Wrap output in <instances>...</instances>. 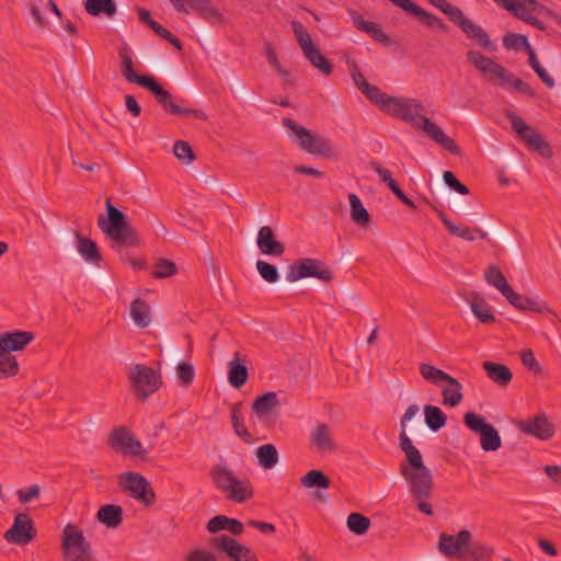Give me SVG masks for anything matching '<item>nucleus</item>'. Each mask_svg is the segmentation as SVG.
Returning <instances> with one entry per match:
<instances>
[{
    "mask_svg": "<svg viewBox=\"0 0 561 561\" xmlns=\"http://www.w3.org/2000/svg\"><path fill=\"white\" fill-rule=\"evenodd\" d=\"M419 411V405H409L400 421L399 448L405 456V461L400 463V473L409 483V491L416 502L419 510L427 516H433L434 512L428 503L434 489L433 474L425 466L421 451L413 445L407 434V423Z\"/></svg>",
    "mask_w": 561,
    "mask_h": 561,
    "instance_id": "nucleus-1",
    "label": "nucleus"
},
{
    "mask_svg": "<svg viewBox=\"0 0 561 561\" xmlns=\"http://www.w3.org/2000/svg\"><path fill=\"white\" fill-rule=\"evenodd\" d=\"M467 60L474 66L490 83H496L506 89H513L529 98L536 96V91L522 79L515 77L502 65L482 55L477 50H469L466 54Z\"/></svg>",
    "mask_w": 561,
    "mask_h": 561,
    "instance_id": "nucleus-2",
    "label": "nucleus"
},
{
    "mask_svg": "<svg viewBox=\"0 0 561 561\" xmlns=\"http://www.w3.org/2000/svg\"><path fill=\"white\" fill-rule=\"evenodd\" d=\"M107 216L101 215L98 219L99 228L114 242V247H137L139 239L135 229L126 220V216L114 207L111 199L105 203Z\"/></svg>",
    "mask_w": 561,
    "mask_h": 561,
    "instance_id": "nucleus-3",
    "label": "nucleus"
},
{
    "mask_svg": "<svg viewBox=\"0 0 561 561\" xmlns=\"http://www.w3.org/2000/svg\"><path fill=\"white\" fill-rule=\"evenodd\" d=\"M213 482L227 500L244 503L253 496V488L249 479H240L224 465H216L209 472Z\"/></svg>",
    "mask_w": 561,
    "mask_h": 561,
    "instance_id": "nucleus-4",
    "label": "nucleus"
},
{
    "mask_svg": "<svg viewBox=\"0 0 561 561\" xmlns=\"http://www.w3.org/2000/svg\"><path fill=\"white\" fill-rule=\"evenodd\" d=\"M34 339L27 331H12L0 334V380L19 373V363L12 352L23 350Z\"/></svg>",
    "mask_w": 561,
    "mask_h": 561,
    "instance_id": "nucleus-5",
    "label": "nucleus"
},
{
    "mask_svg": "<svg viewBox=\"0 0 561 561\" xmlns=\"http://www.w3.org/2000/svg\"><path fill=\"white\" fill-rule=\"evenodd\" d=\"M283 125L293 131L294 136L296 137L295 140L297 145L304 151L323 158H332L335 156V146L329 138L298 125L291 118H284Z\"/></svg>",
    "mask_w": 561,
    "mask_h": 561,
    "instance_id": "nucleus-6",
    "label": "nucleus"
},
{
    "mask_svg": "<svg viewBox=\"0 0 561 561\" xmlns=\"http://www.w3.org/2000/svg\"><path fill=\"white\" fill-rule=\"evenodd\" d=\"M64 561H91L92 549L78 526L67 524L61 535Z\"/></svg>",
    "mask_w": 561,
    "mask_h": 561,
    "instance_id": "nucleus-7",
    "label": "nucleus"
},
{
    "mask_svg": "<svg viewBox=\"0 0 561 561\" xmlns=\"http://www.w3.org/2000/svg\"><path fill=\"white\" fill-rule=\"evenodd\" d=\"M295 38L309 62L321 73L329 76L332 73L333 66L331 61L321 54L319 48L313 44L310 34L302 23L298 21L290 22Z\"/></svg>",
    "mask_w": 561,
    "mask_h": 561,
    "instance_id": "nucleus-8",
    "label": "nucleus"
},
{
    "mask_svg": "<svg viewBox=\"0 0 561 561\" xmlns=\"http://www.w3.org/2000/svg\"><path fill=\"white\" fill-rule=\"evenodd\" d=\"M118 486L130 497L145 506H152L156 502V493L149 481L140 473L125 471L117 477Z\"/></svg>",
    "mask_w": 561,
    "mask_h": 561,
    "instance_id": "nucleus-9",
    "label": "nucleus"
},
{
    "mask_svg": "<svg viewBox=\"0 0 561 561\" xmlns=\"http://www.w3.org/2000/svg\"><path fill=\"white\" fill-rule=\"evenodd\" d=\"M425 107L423 103L413 98H394L390 103L389 112L387 114L400 118L412 127L423 131L425 119H430L422 113Z\"/></svg>",
    "mask_w": 561,
    "mask_h": 561,
    "instance_id": "nucleus-10",
    "label": "nucleus"
},
{
    "mask_svg": "<svg viewBox=\"0 0 561 561\" xmlns=\"http://www.w3.org/2000/svg\"><path fill=\"white\" fill-rule=\"evenodd\" d=\"M506 117L510 119L514 131L522 138L527 147L543 158L552 157L551 146L537 129L526 124L523 118L511 111L506 112Z\"/></svg>",
    "mask_w": 561,
    "mask_h": 561,
    "instance_id": "nucleus-11",
    "label": "nucleus"
},
{
    "mask_svg": "<svg viewBox=\"0 0 561 561\" xmlns=\"http://www.w3.org/2000/svg\"><path fill=\"white\" fill-rule=\"evenodd\" d=\"M465 425L480 435L481 448L484 451H496L502 445L497 430L485 421L482 415L474 412H467L463 415Z\"/></svg>",
    "mask_w": 561,
    "mask_h": 561,
    "instance_id": "nucleus-12",
    "label": "nucleus"
},
{
    "mask_svg": "<svg viewBox=\"0 0 561 561\" xmlns=\"http://www.w3.org/2000/svg\"><path fill=\"white\" fill-rule=\"evenodd\" d=\"M286 277L289 282L316 277L324 283H330L333 279V272L330 267L325 266L322 261L317 259H302L288 267Z\"/></svg>",
    "mask_w": 561,
    "mask_h": 561,
    "instance_id": "nucleus-13",
    "label": "nucleus"
},
{
    "mask_svg": "<svg viewBox=\"0 0 561 561\" xmlns=\"http://www.w3.org/2000/svg\"><path fill=\"white\" fill-rule=\"evenodd\" d=\"M129 381L131 388L141 399H146L156 392L161 385L160 375L153 368L142 364H134L130 367Z\"/></svg>",
    "mask_w": 561,
    "mask_h": 561,
    "instance_id": "nucleus-14",
    "label": "nucleus"
},
{
    "mask_svg": "<svg viewBox=\"0 0 561 561\" xmlns=\"http://www.w3.org/2000/svg\"><path fill=\"white\" fill-rule=\"evenodd\" d=\"M150 91L158 104L168 113L176 116L194 117L197 119H206V114L201 110L183 107L173 102L172 94L167 91L158 81L152 78L149 83L145 87Z\"/></svg>",
    "mask_w": 561,
    "mask_h": 561,
    "instance_id": "nucleus-15",
    "label": "nucleus"
},
{
    "mask_svg": "<svg viewBox=\"0 0 561 561\" xmlns=\"http://www.w3.org/2000/svg\"><path fill=\"white\" fill-rule=\"evenodd\" d=\"M36 536V529L32 518L25 514L20 513L14 517L13 525L4 533V539L18 546H26Z\"/></svg>",
    "mask_w": 561,
    "mask_h": 561,
    "instance_id": "nucleus-16",
    "label": "nucleus"
},
{
    "mask_svg": "<svg viewBox=\"0 0 561 561\" xmlns=\"http://www.w3.org/2000/svg\"><path fill=\"white\" fill-rule=\"evenodd\" d=\"M471 538V533L466 529L459 531L456 536L442 533L437 549L447 558L463 559L466 558L467 545Z\"/></svg>",
    "mask_w": 561,
    "mask_h": 561,
    "instance_id": "nucleus-17",
    "label": "nucleus"
},
{
    "mask_svg": "<svg viewBox=\"0 0 561 561\" xmlns=\"http://www.w3.org/2000/svg\"><path fill=\"white\" fill-rule=\"evenodd\" d=\"M518 430L541 440H548L554 435V426L545 414H539L529 420L516 422Z\"/></svg>",
    "mask_w": 561,
    "mask_h": 561,
    "instance_id": "nucleus-18",
    "label": "nucleus"
},
{
    "mask_svg": "<svg viewBox=\"0 0 561 561\" xmlns=\"http://www.w3.org/2000/svg\"><path fill=\"white\" fill-rule=\"evenodd\" d=\"M214 545L226 552L230 561H259L255 553L249 547L227 535L215 538Z\"/></svg>",
    "mask_w": 561,
    "mask_h": 561,
    "instance_id": "nucleus-19",
    "label": "nucleus"
},
{
    "mask_svg": "<svg viewBox=\"0 0 561 561\" xmlns=\"http://www.w3.org/2000/svg\"><path fill=\"white\" fill-rule=\"evenodd\" d=\"M453 23L458 25L470 39H473L483 49L494 50L489 34L480 25L468 19L463 12H459V16Z\"/></svg>",
    "mask_w": 561,
    "mask_h": 561,
    "instance_id": "nucleus-20",
    "label": "nucleus"
},
{
    "mask_svg": "<svg viewBox=\"0 0 561 561\" xmlns=\"http://www.w3.org/2000/svg\"><path fill=\"white\" fill-rule=\"evenodd\" d=\"M405 12H409L419 18V20L427 27H435L443 32L448 30V26L436 15L425 11L411 0H398L394 4Z\"/></svg>",
    "mask_w": 561,
    "mask_h": 561,
    "instance_id": "nucleus-21",
    "label": "nucleus"
},
{
    "mask_svg": "<svg viewBox=\"0 0 561 561\" xmlns=\"http://www.w3.org/2000/svg\"><path fill=\"white\" fill-rule=\"evenodd\" d=\"M437 216L447 231L454 237H458L466 241L486 239L488 237V233L480 228H470L466 225L454 224L443 211L437 210Z\"/></svg>",
    "mask_w": 561,
    "mask_h": 561,
    "instance_id": "nucleus-22",
    "label": "nucleus"
},
{
    "mask_svg": "<svg viewBox=\"0 0 561 561\" xmlns=\"http://www.w3.org/2000/svg\"><path fill=\"white\" fill-rule=\"evenodd\" d=\"M508 302L520 311H533L537 313H545L553 311L549 308L548 304L542 300H537L535 298L524 296L515 293L513 289L505 297Z\"/></svg>",
    "mask_w": 561,
    "mask_h": 561,
    "instance_id": "nucleus-23",
    "label": "nucleus"
},
{
    "mask_svg": "<svg viewBox=\"0 0 561 561\" xmlns=\"http://www.w3.org/2000/svg\"><path fill=\"white\" fill-rule=\"evenodd\" d=\"M256 243L264 254L282 256L285 253V245L275 239L274 231L268 226L259 230Z\"/></svg>",
    "mask_w": 561,
    "mask_h": 561,
    "instance_id": "nucleus-24",
    "label": "nucleus"
},
{
    "mask_svg": "<svg viewBox=\"0 0 561 561\" xmlns=\"http://www.w3.org/2000/svg\"><path fill=\"white\" fill-rule=\"evenodd\" d=\"M310 443L319 453H330L337 448L332 437V431L328 424L321 423L313 427L310 434Z\"/></svg>",
    "mask_w": 561,
    "mask_h": 561,
    "instance_id": "nucleus-25",
    "label": "nucleus"
},
{
    "mask_svg": "<svg viewBox=\"0 0 561 561\" xmlns=\"http://www.w3.org/2000/svg\"><path fill=\"white\" fill-rule=\"evenodd\" d=\"M423 131L436 144L442 146L445 150L453 154H460V148L456 141L448 137L444 130L434 124L431 119H425L423 125Z\"/></svg>",
    "mask_w": 561,
    "mask_h": 561,
    "instance_id": "nucleus-26",
    "label": "nucleus"
},
{
    "mask_svg": "<svg viewBox=\"0 0 561 561\" xmlns=\"http://www.w3.org/2000/svg\"><path fill=\"white\" fill-rule=\"evenodd\" d=\"M501 8L512 12L516 18L527 22L537 9L535 0H493Z\"/></svg>",
    "mask_w": 561,
    "mask_h": 561,
    "instance_id": "nucleus-27",
    "label": "nucleus"
},
{
    "mask_svg": "<svg viewBox=\"0 0 561 561\" xmlns=\"http://www.w3.org/2000/svg\"><path fill=\"white\" fill-rule=\"evenodd\" d=\"M188 8L201 18L211 24L224 22L222 13L211 3L210 0H186Z\"/></svg>",
    "mask_w": 561,
    "mask_h": 561,
    "instance_id": "nucleus-28",
    "label": "nucleus"
},
{
    "mask_svg": "<svg viewBox=\"0 0 561 561\" xmlns=\"http://www.w3.org/2000/svg\"><path fill=\"white\" fill-rule=\"evenodd\" d=\"M75 237L78 241V252L88 262L95 266H100L102 262V254L94 241L90 238L82 236L79 231H75Z\"/></svg>",
    "mask_w": 561,
    "mask_h": 561,
    "instance_id": "nucleus-29",
    "label": "nucleus"
},
{
    "mask_svg": "<svg viewBox=\"0 0 561 561\" xmlns=\"http://www.w3.org/2000/svg\"><path fill=\"white\" fill-rule=\"evenodd\" d=\"M206 528L211 534H216L220 530H228L236 536L241 535L244 530L243 524L240 520L230 518L226 515H217L210 518Z\"/></svg>",
    "mask_w": 561,
    "mask_h": 561,
    "instance_id": "nucleus-30",
    "label": "nucleus"
},
{
    "mask_svg": "<svg viewBox=\"0 0 561 561\" xmlns=\"http://www.w3.org/2000/svg\"><path fill=\"white\" fill-rule=\"evenodd\" d=\"M482 367L486 376L500 387L508 386L513 379V373L504 364L485 360L482 363Z\"/></svg>",
    "mask_w": 561,
    "mask_h": 561,
    "instance_id": "nucleus-31",
    "label": "nucleus"
},
{
    "mask_svg": "<svg viewBox=\"0 0 561 561\" xmlns=\"http://www.w3.org/2000/svg\"><path fill=\"white\" fill-rule=\"evenodd\" d=\"M469 306L474 317L482 324H492L495 322V316L492 312L491 306L479 294H473L469 300Z\"/></svg>",
    "mask_w": 561,
    "mask_h": 561,
    "instance_id": "nucleus-32",
    "label": "nucleus"
},
{
    "mask_svg": "<svg viewBox=\"0 0 561 561\" xmlns=\"http://www.w3.org/2000/svg\"><path fill=\"white\" fill-rule=\"evenodd\" d=\"M279 405L278 396L274 391H268L260 397H257L252 402V412L259 416L263 417L272 413Z\"/></svg>",
    "mask_w": 561,
    "mask_h": 561,
    "instance_id": "nucleus-33",
    "label": "nucleus"
},
{
    "mask_svg": "<svg viewBox=\"0 0 561 561\" xmlns=\"http://www.w3.org/2000/svg\"><path fill=\"white\" fill-rule=\"evenodd\" d=\"M443 404L455 408L463 400L462 385L451 377L442 388Z\"/></svg>",
    "mask_w": 561,
    "mask_h": 561,
    "instance_id": "nucleus-34",
    "label": "nucleus"
},
{
    "mask_svg": "<svg viewBox=\"0 0 561 561\" xmlns=\"http://www.w3.org/2000/svg\"><path fill=\"white\" fill-rule=\"evenodd\" d=\"M122 59V75L130 83H137L145 88L147 83L153 78L152 76H140L134 71L131 56L125 50L119 51Z\"/></svg>",
    "mask_w": 561,
    "mask_h": 561,
    "instance_id": "nucleus-35",
    "label": "nucleus"
},
{
    "mask_svg": "<svg viewBox=\"0 0 561 561\" xmlns=\"http://www.w3.org/2000/svg\"><path fill=\"white\" fill-rule=\"evenodd\" d=\"M134 437L135 435L127 427L117 426L108 435V444L112 448L127 454Z\"/></svg>",
    "mask_w": 561,
    "mask_h": 561,
    "instance_id": "nucleus-36",
    "label": "nucleus"
},
{
    "mask_svg": "<svg viewBox=\"0 0 561 561\" xmlns=\"http://www.w3.org/2000/svg\"><path fill=\"white\" fill-rule=\"evenodd\" d=\"M96 517L105 526L116 528L123 522V510L118 505L106 504L100 507Z\"/></svg>",
    "mask_w": 561,
    "mask_h": 561,
    "instance_id": "nucleus-37",
    "label": "nucleus"
},
{
    "mask_svg": "<svg viewBox=\"0 0 561 561\" xmlns=\"http://www.w3.org/2000/svg\"><path fill=\"white\" fill-rule=\"evenodd\" d=\"M239 356L240 353H236L233 359L228 364V380L236 389H240L247 382L249 377L248 368L240 364Z\"/></svg>",
    "mask_w": 561,
    "mask_h": 561,
    "instance_id": "nucleus-38",
    "label": "nucleus"
},
{
    "mask_svg": "<svg viewBox=\"0 0 561 561\" xmlns=\"http://www.w3.org/2000/svg\"><path fill=\"white\" fill-rule=\"evenodd\" d=\"M130 317L139 328H147L151 321L150 306L141 298H136L130 305Z\"/></svg>",
    "mask_w": 561,
    "mask_h": 561,
    "instance_id": "nucleus-39",
    "label": "nucleus"
},
{
    "mask_svg": "<svg viewBox=\"0 0 561 561\" xmlns=\"http://www.w3.org/2000/svg\"><path fill=\"white\" fill-rule=\"evenodd\" d=\"M241 405V402H237L231 405V425L238 437L243 439L244 443L251 444L252 436L244 424Z\"/></svg>",
    "mask_w": 561,
    "mask_h": 561,
    "instance_id": "nucleus-40",
    "label": "nucleus"
},
{
    "mask_svg": "<svg viewBox=\"0 0 561 561\" xmlns=\"http://www.w3.org/2000/svg\"><path fill=\"white\" fill-rule=\"evenodd\" d=\"M419 370L424 380L437 387H443V383H446L453 377L444 370L425 363L420 364Z\"/></svg>",
    "mask_w": 561,
    "mask_h": 561,
    "instance_id": "nucleus-41",
    "label": "nucleus"
},
{
    "mask_svg": "<svg viewBox=\"0 0 561 561\" xmlns=\"http://www.w3.org/2000/svg\"><path fill=\"white\" fill-rule=\"evenodd\" d=\"M350 206H351V219L354 224L359 227H366L370 222L371 218L367 209L363 206L359 197L351 193L348 195Z\"/></svg>",
    "mask_w": 561,
    "mask_h": 561,
    "instance_id": "nucleus-42",
    "label": "nucleus"
},
{
    "mask_svg": "<svg viewBox=\"0 0 561 561\" xmlns=\"http://www.w3.org/2000/svg\"><path fill=\"white\" fill-rule=\"evenodd\" d=\"M484 279L489 285L495 287L500 293L506 297V295L513 289L508 284L504 274L499 267L491 265L484 273Z\"/></svg>",
    "mask_w": 561,
    "mask_h": 561,
    "instance_id": "nucleus-43",
    "label": "nucleus"
},
{
    "mask_svg": "<svg viewBox=\"0 0 561 561\" xmlns=\"http://www.w3.org/2000/svg\"><path fill=\"white\" fill-rule=\"evenodd\" d=\"M370 102L379 106L385 113L389 112L390 103L394 98L383 93L378 87L365 84V89L360 91Z\"/></svg>",
    "mask_w": 561,
    "mask_h": 561,
    "instance_id": "nucleus-44",
    "label": "nucleus"
},
{
    "mask_svg": "<svg viewBox=\"0 0 561 561\" xmlns=\"http://www.w3.org/2000/svg\"><path fill=\"white\" fill-rule=\"evenodd\" d=\"M84 8L93 16L105 14L112 18L117 11L114 0H85Z\"/></svg>",
    "mask_w": 561,
    "mask_h": 561,
    "instance_id": "nucleus-45",
    "label": "nucleus"
},
{
    "mask_svg": "<svg viewBox=\"0 0 561 561\" xmlns=\"http://www.w3.org/2000/svg\"><path fill=\"white\" fill-rule=\"evenodd\" d=\"M493 553L494 549L492 547L481 541H472V538L467 545L466 557L473 561H489Z\"/></svg>",
    "mask_w": 561,
    "mask_h": 561,
    "instance_id": "nucleus-46",
    "label": "nucleus"
},
{
    "mask_svg": "<svg viewBox=\"0 0 561 561\" xmlns=\"http://www.w3.org/2000/svg\"><path fill=\"white\" fill-rule=\"evenodd\" d=\"M424 419L426 426L434 432L444 427L447 421L446 414L438 407L431 404L424 407Z\"/></svg>",
    "mask_w": 561,
    "mask_h": 561,
    "instance_id": "nucleus-47",
    "label": "nucleus"
},
{
    "mask_svg": "<svg viewBox=\"0 0 561 561\" xmlns=\"http://www.w3.org/2000/svg\"><path fill=\"white\" fill-rule=\"evenodd\" d=\"M256 458L261 467L272 469L278 462V453L274 445L265 444L256 449Z\"/></svg>",
    "mask_w": 561,
    "mask_h": 561,
    "instance_id": "nucleus-48",
    "label": "nucleus"
},
{
    "mask_svg": "<svg viewBox=\"0 0 561 561\" xmlns=\"http://www.w3.org/2000/svg\"><path fill=\"white\" fill-rule=\"evenodd\" d=\"M305 488L328 489L331 484L330 479L321 470H310L300 480Z\"/></svg>",
    "mask_w": 561,
    "mask_h": 561,
    "instance_id": "nucleus-49",
    "label": "nucleus"
},
{
    "mask_svg": "<svg viewBox=\"0 0 561 561\" xmlns=\"http://www.w3.org/2000/svg\"><path fill=\"white\" fill-rule=\"evenodd\" d=\"M370 524V519L360 513H351L346 520L348 529L359 536L368 531Z\"/></svg>",
    "mask_w": 561,
    "mask_h": 561,
    "instance_id": "nucleus-50",
    "label": "nucleus"
},
{
    "mask_svg": "<svg viewBox=\"0 0 561 561\" xmlns=\"http://www.w3.org/2000/svg\"><path fill=\"white\" fill-rule=\"evenodd\" d=\"M503 46L507 50H530V44L526 35L517 33H507L503 37Z\"/></svg>",
    "mask_w": 561,
    "mask_h": 561,
    "instance_id": "nucleus-51",
    "label": "nucleus"
},
{
    "mask_svg": "<svg viewBox=\"0 0 561 561\" xmlns=\"http://www.w3.org/2000/svg\"><path fill=\"white\" fill-rule=\"evenodd\" d=\"M178 267L173 261L160 257L153 264L152 276L154 278H167L175 275Z\"/></svg>",
    "mask_w": 561,
    "mask_h": 561,
    "instance_id": "nucleus-52",
    "label": "nucleus"
},
{
    "mask_svg": "<svg viewBox=\"0 0 561 561\" xmlns=\"http://www.w3.org/2000/svg\"><path fill=\"white\" fill-rule=\"evenodd\" d=\"M174 156L183 163L188 164L195 159L191 145L184 140H178L173 145Z\"/></svg>",
    "mask_w": 561,
    "mask_h": 561,
    "instance_id": "nucleus-53",
    "label": "nucleus"
},
{
    "mask_svg": "<svg viewBox=\"0 0 561 561\" xmlns=\"http://www.w3.org/2000/svg\"><path fill=\"white\" fill-rule=\"evenodd\" d=\"M176 377L184 387L191 386L195 378L193 365L186 362L179 363L176 366Z\"/></svg>",
    "mask_w": 561,
    "mask_h": 561,
    "instance_id": "nucleus-54",
    "label": "nucleus"
},
{
    "mask_svg": "<svg viewBox=\"0 0 561 561\" xmlns=\"http://www.w3.org/2000/svg\"><path fill=\"white\" fill-rule=\"evenodd\" d=\"M256 270L261 277L268 283H276L279 278L276 266L265 261L259 260L256 262Z\"/></svg>",
    "mask_w": 561,
    "mask_h": 561,
    "instance_id": "nucleus-55",
    "label": "nucleus"
},
{
    "mask_svg": "<svg viewBox=\"0 0 561 561\" xmlns=\"http://www.w3.org/2000/svg\"><path fill=\"white\" fill-rule=\"evenodd\" d=\"M151 30L160 37L168 41L173 47H175L179 50H182L183 45L180 38H178L171 31H169L167 27L161 25L160 23L156 22Z\"/></svg>",
    "mask_w": 561,
    "mask_h": 561,
    "instance_id": "nucleus-56",
    "label": "nucleus"
},
{
    "mask_svg": "<svg viewBox=\"0 0 561 561\" xmlns=\"http://www.w3.org/2000/svg\"><path fill=\"white\" fill-rule=\"evenodd\" d=\"M520 360L523 365L528 368L535 375L542 374V367L539 362L536 359L535 354L531 350H524L520 353Z\"/></svg>",
    "mask_w": 561,
    "mask_h": 561,
    "instance_id": "nucleus-57",
    "label": "nucleus"
},
{
    "mask_svg": "<svg viewBox=\"0 0 561 561\" xmlns=\"http://www.w3.org/2000/svg\"><path fill=\"white\" fill-rule=\"evenodd\" d=\"M428 2L448 15L451 22L456 21L459 12H462L458 7L451 5L446 0H428Z\"/></svg>",
    "mask_w": 561,
    "mask_h": 561,
    "instance_id": "nucleus-58",
    "label": "nucleus"
},
{
    "mask_svg": "<svg viewBox=\"0 0 561 561\" xmlns=\"http://www.w3.org/2000/svg\"><path fill=\"white\" fill-rule=\"evenodd\" d=\"M443 180L447 186L455 190L456 192L462 195L469 194V188L462 184L451 171H445L443 173Z\"/></svg>",
    "mask_w": 561,
    "mask_h": 561,
    "instance_id": "nucleus-59",
    "label": "nucleus"
},
{
    "mask_svg": "<svg viewBox=\"0 0 561 561\" xmlns=\"http://www.w3.org/2000/svg\"><path fill=\"white\" fill-rule=\"evenodd\" d=\"M367 34L371 36V38L380 44L389 45L390 38L389 36L382 31L379 24L371 22L368 28L366 30Z\"/></svg>",
    "mask_w": 561,
    "mask_h": 561,
    "instance_id": "nucleus-60",
    "label": "nucleus"
},
{
    "mask_svg": "<svg viewBox=\"0 0 561 561\" xmlns=\"http://www.w3.org/2000/svg\"><path fill=\"white\" fill-rule=\"evenodd\" d=\"M370 168L379 175L381 181L385 182V184L388 187H391V185L397 183L393 180L391 172L388 169L383 168L379 162L371 161Z\"/></svg>",
    "mask_w": 561,
    "mask_h": 561,
    "instance_id": "nucleus-61",
    "label": "nucleus"
},
{
    "mask_svg": "<svg viewBox=\"0 0 561 561\" xmlns=\"http://www.w3.org/2000/svg\"><path fill=\"white\" fill-rule=\"evenodd\" d=\"M41 489L37 484L31 485L27 490H19L16 492L19 501L23 504L39 496Z\"/></svg>",
    "mask_w": 561,
    "mask_h": 561,
    "instance_id": "nucleus-62",
    "label": "nucleus"
},
{
    "mask_svg": "<svg viewBox=\"0 0 561 561\" xmlns=\"http://www.w3.org/2000/svg\"><path fill=\"white\" fill-rule=\"evenodd\" d=\"M186 561H218L217 558L209 551L206 550H193L187 557Z\"/></svg>",
    "mask_w": 561,
    "mask_h": 561,
    "instance_id": "nucleus-63",
    "label": "nucleus"
},
{
    "mask_svg": "<svg viewBox=\"0 0 561 561\" xmlns=\"http://www.w3.org/2000/svg\"><path fill=\"white\" fill-rule=\"evenodd\" d=\"M350 72L355 85L359 91L365 89V84H369L368 81L365 79L364 75L359 71L355 62L352 64Z\"/></svg>",
    "mask_w": 561,
    "mask_h": 561,
    "instance_id": "nucleus-64",
    "label": "nucleus"
}]
</instances>
